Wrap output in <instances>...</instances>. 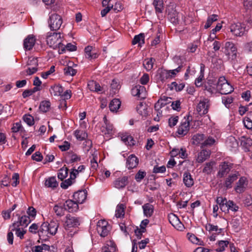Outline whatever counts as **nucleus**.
<instances>
[{
  "label": "nucleus",
  "instance_id": "f257e3e1",
  "mask_svg": "<svg viewBox=\"0 0 252 252\" xmlns=\"http://www.w3.org/2000/svg\"><path fill=\"white\" fill-rule=\"evenodd\" d=\"M63 36L60 32H49L46 35L47 44L54 49L59 48V54H62L65 51V47L63 46Z\"/></svg>",
  "mask_w": 252,
  "mask_h": 252
},
{
  "label": "nucleus",
  "instance_id": "f03ea898",
  "mask_svg": "<svg viewBox=\"0 0 252 252\" xmlns=\"http://www.w3.org/2000/svg\"><path fill=\"white\" fill-rule=\"evenodd\" d=\"M217 90L221 94H226L231 93L233 91L232 86L229 84L225 78L220 77L217 82Z\"/></svg>",
  "mask_w": 252,
  "mask_h": 252
},
{
  "label": "nucleus",
  "instance_id": "7ed1b4c3",
  "mask_svg": "<svg viewBox=\"0 0 252 252\" xmlns=\"http://www.w3.org/2000/svg\"><path fill=\"white\" fill-rule=\"evenodd\" d=\"M48 23L51 30L57 31L60 28L62 25L63 19L60 15L56 13H52L49 17Z\"/></svg>",
  "mask_w": 252,
  "mask_h": 252
},
{
  "label": "nucleus",
  "instance_id": "20e7f679",
  "mask_svg": "<svg viewBox=\"0 0 252 252\" xmlns=\"http://www.w3.org/2000/svg\"><path fill=\"white\" fill-rule=\"evenodd\" d=\"M224 53L229 59L235 60L237 57V49L235 44L230 41L226 42L224 45Z\"/></svg>",
  "mask_w": 252,
  "mask_h": 252
},
{
  "label": "nucleus",
  "instance_id": "39448f33",
  "mask_svg": "<svg viewBox=\"0 0 252 252\" xmlns=\"http://www.w3.org/2000/svg\"><path fill=\"white\" fill-rule=\"evenodd\" d=\"M96 230L101 237H105L109 233L110 225L105 220H99L97 223Z\"/></svg>",
  "mask_w": 252,
  "mask_h": 252
},
{
  "label": "nucleus",
  "instance_id": "423d86ee",
  "mask_svg": "<svg viewBox=\"0 0 252 252\" xmlns=\"http://www.w3.org/2000/svg\"><path fill=\"white\" fill-rule=\"evenodd\" d=\"M230 29L231 32L236 36H241L246 32L245 24L241 23L232 24Z\"/></svg>",
  "mask_w": 252,
  "mask_h": 252
},
{
  "label": "nucleus",
  "instance_id": "0eeeda50",
  "mask_svg": "<svg viewBox=\"0 0 252 252\" xmlns=\"http://www.w3.org/2000/svg\"><path fill=\"white\" fill-rule=\"evenodd\" d=\"M233 164L228 162L224 161L221 163L219 166V170L217 174L218 178H222L226 175L232 168Z\"/></svg>",
  "mask_w": 252,
  "mask_h": 252
},
{
  "label": "nucleus",
  "instance_id": "6e6552de",
  "mask_svg": "<svg viewBox=\"0 0 252 252\" xmlns=\"http://www.w3.org/2000/svg\"><path fill=\"white\" fill-rule=\"evenodd\" d=\"M168 18L171 23L177 25L183 19V15L173 8H171V10L168 9Z\"/></svg>",
  "mask_w": 252,
  "mask_h": 252
},
{
  "label": "nucleus",
  "instance_id": "1a4fd4ad",
  "mask_svg": "<svg viewBox=\"0 0 252 252\" xmlns=\"http://www.w3.org/2000/svg\"><path fill=\"white\" fill-rule=\"evenodd\" d=\"M131 94L133 96H136L140 99H144L146 95V89L143 86L137 85L132 88Z\"/></svg>",
  "mask_w": 252,
  "mask_h": 252
},
{
  "label": "nucleus",
  "instance_id": "9d476101",
  "mask_svg": "<svg viewBox=\"0 0 252 252\" xmlns=\"http://www.w3.org/2000/svg\"><path fill=\"white\" fill-rule=\"evenodd\" d=\"M80 225L79 219L69 215L66 216V220L64 224V227L65 229H69L71 227H77Z\"/></svg>",
  "mask_w": 252,
  "mask_h": 252
},
{
  "label": "nucleus",
  "instance_id": "9b49d317",
  "mask_svg": "<svg viewBox=\"0 0 252 252\" xmlns=\"http://www.w3.org/2000/svg\"><path fill=\"white\" fill-rule=\"evenodd\" d=\"M16 216H18V220L13 223L12 226L19 227L20 226H23L26 227L31 221L29 216L24 215L20 217L18 214H16Z\"/></svg>",
  "mask_w": 252,
  "mask_h": 252
},
{
  "label": "nucleus",
  "instance_id": "f8f14e48",
  "mask_svg": "<svg viewBox=\"0 0 252 252\" xmlns=\"http://www.w3.org/2000/svg\"><path fill=\"white\" fill-rule=\"evenodd\" d=\"M208 103L209 100L207 99H204L199 102L196 108V110L199 115H205L208 113L209 108Z\"/></svg>",
  "mask_w": 252,
  "mask_h": 252
},
{
  "label": "nucleus",
  "instance_id": "ddd939ff",
  "mask_svg": "<svg viewBox=\"0 0 252 252\" xmlns=\"http://www.w3.org/2000/svg\"><path fill=\"white\" fill-rule=\"evenodd\" d=\"M35 40L33 35H29L24 40V48L26 50H31L34 45Z\"/></svg>",
  "mask_w": 252,
  "mask_h": 252
},
{
  "label": "nucleus",
  "instance_id": "4468645a",
  "mask_svg": "<svg viewBox=\"0 0 252 252\" xmlns=\"http://www.w3.org/2000/svg\"><path fill=\"white\" fill-rule=\"evenodd\" d=\"M205 88V90L212 94L217 90V82L214 79H208Z\"/></svg>",
  "mask_w": 252,
  "mask_h": 252
},
{
  "label": "nucleus",
  "instance_id": "2eb2a0df",
  "mask_svg": "<svg viewBox=\"0 0 252 252\" xmlns=\"http://www.w3.org/2000/svg\"><path fill=\"white\" fill-rule=\"evenodd\" d=\"M78 203L74 200H68L65 201L63 204V206L66 210L69 212H74L77 211L78 209Z\"/></svg>",
  "mask_w": 252,
  "mask_h": 252
},
{
  "label": "nucleus",
  "instance_id": "dca6fc26",
  "mask_svg": "<svg viewBox=\"0 0 252 252\" xmlns=\"http://www.w3.org/2000/svg\"><path fill=\"white\" fill-rule=\"evenodd\" d=\"M247 185V179L244 177H241L237 183L235 190L237 193H241L244 191Z\"/></svg>",
  "mask_w": 252,
  "mask_h": 252
},
{
  "label": "nucleus",
  "instance_id": "f3484780",
  "mask_svg": "<svg viewBox=\"0 0 252 252\" xmlns=\"http://www.w3.org/2000/svg\"><path fill=\"white\" fill-rule=\"evenodd\" d=\"M37 232L40 239H46V237H48V234H50V233L49 227H47V222L42 223Z\"/></svg>",
  "mask_w": 252,
  "mask_h": 252
},
{
  "label": "nucleus",
  "instance_id": "a211bd4d",
  "mask_svg": "<svg viewBox=\"0 0 252 252\" xmlns=\"http://www.w3.org/2000/svg\"><path fill=\"white\" fill-rule=\"evenodd\" d=\"M87 198V191L83 190H79L75 192L73 194L74 199L78 203H83Z\"/></svg>",
  "mask_w": 252,
  "mask_h": 252
},
{
  "label": "nucleus",
  "instance_id": "6ab92c4d",
  "mask_svg": "<svg viewBox=\"0 0 252 252\" xmlns=\"http://www.w3.org/2000/svg\"><path fill=\"white\" fill-rule=\"evenodd\" d=\"M138 158L135 156L131 155L127 158L126 166L128 169H132L138 165Z\"/></svg>",
  "mask_w": 252,
  "mask_h": 252
},
{
  "label": "nucleus",
  "instance_id": "aec40b11",
  "mask_svg": "<svg viewBox=\"0 0 252 252\" xmlns=\"http://www.w3.org/2000/svg\"><path fill=\"white\" fill-rule=\"evenodd\" d=\"M128 183L127 177L123 176L118 178L114 182V186L117 189H120L125 188Z\"/></svg>",
  "mask_w": 252,
  "mask_h": 252
},
{
  "label": "nucleus",
  "instance_id": "412c9836",
  "mask_svg": "<svg viewBox=\"0 0 252 252\" xmlns=\"http://www.w3.org/2000/svg\"><path fill=\"white\" fill-rule=\"evenodd\" d=\"M189 129V118L184 122H183L179 126L178 129V133L180 135H185Z\"/></svg>",
  "mask_w": 252,
  "mask_h": 252
},
{
  "label": "nucleus",
  "instance_id": "4be33fe9",
  "mask_svg": "<svg viewBox=\"0 0 252 252\" xmlns=\"http://www.w3.org/2000/svg\"><path fill=\"white\" fill-rule=\"evenodd\" d=\"M183 182L187 188H190L193 185L194 180L190 173L188 172L184 173Z\"/></svg>",
  "mask_w": 252,
  "mask_h": 252
},
{
  "label": "nucleus",
  "instance_id": "5701e85b",
  "mask_svg": "<svg viewBox=\"0 0 252 252\" xmlns=\"http://www.w3.org/2000/svg\"><path fill=\"white\" fill-rule=\"evenodd\" d=\"M86 58L89 59H95L98 57V54L93 50L92 46H88L85 48Z\"/></svg>",
  "mask_w": 252,
  "mask_h": 252
},
{
  "label": "nucleus",
  "instance_id": "b1692460",
  "mask_svg": "<svg viewBox=\"0 0 252 252\" xmlns=\"http://www.w3.org/2000/svg\"><path fill=\"white\" fill-rule=\"evenodd\" d=\"M238 176V173H235L230 175L225 180L224 184V187L227 189L231 188L232 184L237 179Z\"/></svg>",
  "mask_w": 252,
  "mask_h": 252
},
{
  "label": "nucleus",
  "instance_id": "393cba45",
  "mask_svg": "<svg viewBox=\"0 0 252 252\" xmlns=\"http://www.w3.org/2000/svg\"><path fill=\"white\" fill-rule=\"evenodd\" d=\"M59 223L57 220H51L49 223L47 222V227H49L50 234L54 235L56 234Z\"/></svg>",
  "mask_w": 252,
  "mask_h": 252
},
{
  "label": "nucleus",
  "instance_id": "a878e982",
  "mask_svg": "<svg viewBox=\"0 0 252 252\" xmlns=\"http://www.w3.org/2000/svg\"><path fill=\"white\" fill-rule=\"evenodd\" d=\"M239 141L240 145L246 150H248L252 145V140L246 136H241L239 138Z\"/></svg>",
  "mask_w": 252,
  "mask_h": 252
},
{
  "label": "nucleus",
  "instance_id": "bb28decb",
  "mask_svg": "<svg viewBox=\"0 0 252 252\" xmlns=\"http://www.w3.org/2000/svg\"><path fill=\"white\" fill-rule=\"evenodd\" d=\"M143 213L144 215L147 217H151L154 213V206L150 203H146L142 206Z\"/></svg>",
  "mask_w": 252,
  "mask_h": 252
},
{
  "label": "nucleus",
  "instance_id": "cd10ccee",
  "mask_svg": "<svg viewBox=\"0 0 252 252\" xmlns=\"http://www.w3.org/2000/svg\"><path fill=\"white\" fill-rule=\"evenodd\" d=\"M75 173H74V171H72L70 173V178L67 180H65L61 184V188L63 189H66L68 186L72 184V180H75Z\"/></svg>",
  "mask_w": 252,
  "mask_h": 252
},
{
  "label": "nucleus",
  "instance_id": "c85d7f7f",
  "mask_svg": "<svg viewBox=\"0 0 252 252\" xmlns=\"http://www.w3.org/2000/svg\"><path fill=\"white\" fill-rule=\"evenodd\" d=\"M210 151L206 150H202L198 154L197 158L198 162L202 163L210 157Z\"/></svg>",
  "mask_w": 252,
  "mask_h": 252
},
{
  "label": "nucleus",
  "instance_id": "c756f323",
  "mask_svg": "<svg viewBox=\"0 0 252 252\" xmlns=\"http://www.w3.org/2000/svg\"><path fill=\"white\" fill-rule=\"evenodd\" d=\"M103 252H116V246L112 241H108L106 245L102 248Z\"/></svg>",
  "mask_w": 252,
  "mask_h": 252
},
{
  "label": "nucleus",
  "instance_id": "7c9ffc66",
  "mask_svg": "<svg viewBox=\"0 0 252 252\" xmlns=\"http://www.w3.org/2000/svg\"><path fill=\"white\" fill-rule=\"evenodd\" d=\"M63 87L59 85H56L51 87L50 89V93L55 96H61L63 94Z\"/></svg>",
  "mask_w": 252,
  "mask_h": 252
},
{
  "label": "nucleus",
  "instance_id": "2f4dec72",
  "mask_svg": "<svg viewBox=\"0 0 252 252\" xmlns=\"http://www.w3.org/2000/svg\"><path fill=\"white\" fill-rule=\"evenodd\" d=\"M45 185L47 188L55 189L58 187V183L55 177H51L46 180Z\"/></svg>",
  "mask_w": 252,
  "mask_h": 252
},
{
  "label": "nucleus",
  "instance_id": "473e14b6",
  "mask_svg": "<svg viewBox=\"0 0 252 252\" xmlns=\"http://www.w3.org/2000/svg\"><path fill=\"white\" fill-rule=\"evenodd\" d=\"M121 104V102L119 99H113L111 100L109 105L110 110L112 112H116L120 108Z\"/></svg>",
  "mask_w": 252,
  "mask_h": 252
},
{
  "label": "nucleus",
  "instance_id": "72a5a7b5",
  "mask_svg": "<svg viewBox=\"0 0 252 252\" xmlns=\"http://www.w3.org/2000/svg\"><path fill=\"white\" fill-rule=\"evenodd\" d=\"M121 139L126 145L133 146L135 144V140L133 138L128 134H123L121 136Z\"/></svg>",
  "mask_w": 252,
  "mask_h": 252
},
{
  "label": "nucleus",
  "instance_id": "f704fd0d",
  "mask_svg": "<svg viewBox=\"0 0 252 252\" xmlns=\"http://www.w3.org/2000/svg\"><path fill=\"white\" fill-rule=\"evenodd\" d=\"M100 130L104 134H110L113 130V126L110 123L104 124L101 126Z\"/></svg>",
  "mask_w": 252,
  "mask_h": 252
},
{
  "label": "nucleus",
  "instance_id": "c9c22d12",
  "mask_svg": "<svg viewBox=\"0 0 252 252\" xmlns=\"http://www.w3.org/2000/svg\"><path fill=\"white\" fill-rule=\"evenodd\" d=\"M88 85L89 89L91 91L98 92L101 91V88L100 85L95 81H91L89 82Z\"/></svg>",
  "mask_w": 252,
  "mask_h": 252
},
{
  "label": "nucleus",
  "instance_id": "e433bc0d",
  "mask_svg": "<svg viewBox=\"0 0 252 252\" xmlns=\"http://www.w3.org/2000/svg\"><path fill=\"white\" fill-rule=\"evenodd\" d=\"M53 210L57 216L61 217L64 215L66 209L63 205L57 204L54 206Z\"/></svg>",
  "mask_w": 252,
  "mask_h": 252
},
{
  "label": "nucleus",
  "instance_id": "4c0bfd02",
  "mask_svg": "<svg viewBox=\"0 0 252 252\" xmlns=\"http://www.w3.org/2000/svg\"><path fill=\"white\" fill-rule=\"evenodd\" d=\"M74 135L76 139L80 141H83L88 137L87 133L82 130H76L74 131Z\"/></svg>",
  "mask_w": 252,
  "mask_h": 252
},
{
  "label": "nucleus",
  "instance_id": "58836bf2",
  "mask_svg": "<svg viewBox=\"0 0 252 252\" xmlns=\"http://www.w3.org/2000/svg\"><path fill=\"white\" fill-rule=\"evenodd\" d=\"M155 61V60L152 58L147 59L144 60L143 65L147 71H150L153 68Z\"/></svg>",
  "mask_w": 252,
  "mask_h": 252
},
{
  "label": "nucleus",
  "instance_id": "ea45409f",
  "mask_svg": "<svg viewBox=\"0 0 252 252\" xmlns=\"http://www.w3.org/2000/svg\"><path fill=\"white\" fill-rule=\"evenodd\" d=\"M228 241H219L217 243L218 248L215 250L217 252H221L225 250V248L229 245Z\"/></svg>",
  "mask_w": 252,
  "mask_h": 252
},
{
  "label": "nucleus",
  "instance_id": "a19ab883",
  "mask_svg": "<svg viewBox=\"0 0 252 252\" xmlns=\"http://www.w3.org/2000/svg\"><path fill=\"white\" fill-rule=\"evenodd\" d=\"M163 3L162 0H154L153 5L157 13H161L163 9Z\"/></svg>",
  "mask_w": 252,
  "mask_h": 252
},
{
  "label": "nucleus",
  "instance_id": "79ce46f5",
  "mask_svg": "<svg viewBox=\"0 0 252 252\" xmlns=\"http://www.w3.org/2000/svg\"><path fill=\"white\" fill-rule=\"evenodd\" d=\"M205 136L203 134H196L194 135L192 138V143L194 145H198L200 143H202Z\"/></svg>",
  "mask_w": 252,
  "mask_h": 252
},
{
  "label": "nucleus",
  "instance_id": "37998d69",
  "mask_svg": "<svg viewBox=\"0 0 252 252\" xmlns=\"http://www.w3.org/2000/svg\"><path fill=\"white\" fill-rule=\"evenodd\" d=\"M68 168L66 167L63 166L58 171V177L61 181L65 179L68 175Z\"/></svg>",
  "mask_w": 252,
  "mask_h": 252
},
{
  "label": "nucleus",
  "instance_id": "c03bdc74",
  "mask_svg": "<svg viewBox=\"0 0 252 252\" xmlns=\"http://www.w3.org/2000/svg\"><path fill=\"white\" fill-rule=\"evenodd\" d=\"M50 108V102L47 100L42 101L39 105V109L41 111L45 113L48 111Z\"/></svg>",
  "mask_w": 252,
  "mask_h": 252
},
{
  "label": "nucleus",
  "instance_id": "a18cd8bd",
  "mask_svg": "<svg viewBox=\"0 0 252 252\" xmlns=\"http://www.w3.org/2000/svg\"><path fill=\"white\" fill-rule=\"evenodd\" d=\"M125 206L123 204L118 205L117 207L115 216L117 218H121L125 215Z\"/></svg>",
  "mask_w": 252,
  "mask_h": 252
},
{
  "label": "nucleus",
  "instance_id": "49530a36",
  "mask_svg": "<svg viewBox=\"0 0 252 252\" xmlns=\"http://www.w3.org/2000/svg\"><path fill=\"white\" fill-rule=\"evenodd\" d=\"M132 43L135 45L137 43L139 44L144 43V33H140L138 35H136L134 36L132 40Z\"/></svg>",
  "mask_w": 252,
  "mask_h": 252
},
{
  "label": "nucleus",
  "instance_id": "de8ad7c7",
  "mask_svg": "<svg viewBox=\"0 0 252 252\" xmlns=\"http://www.w3.org/2000/svg\"><path fill=\"white\" fill-rule=\"evenodd\" d=\"M11 231H15V234L17 237H19L20 239H22L24 237V234L26 233V231L24 230L23 228H20L19 227L12 226Z\"/></svg>",
  "mask_w": 252,
  "mask_h": 252
},
{
  "label": "nucleus",
  "instance_id": "09e8293b",
  "mask_svg": "<svg viewBox=\"0 0 252 252\" xmlns=\"http://www.w3.org/2000/svg\"><path fill=\"white\" fill-rule=\"evenodd\" d=\"M218 20V15L213 14L208 18L207 22L204 26V28L207 29L209 28L212 25L213 22L216 21Z\"/></svg>",
  "mask_w": 252,
  "mask_h": 252
},
{
  "label": "nucleus",
  "instance_id": "8fccbe9b",
  "mask_svg": "<svg viewBox=\"0 0 252 252\" xmlns=\"http://www.w3.org/2000/svg\"><path fill=\"white\" fill-rule=\"evenodd\" d=\"M215 164V162L214 161H211L209 162L206 163L205 166L203 169V172L207 174H210L211 172L213 166Z\"/></svg>",
  "mask_w": 252,
  "mask_h": 252
},
{
  "label": "nucleus",
  "instance_id": "3c124183",
  "mask_svg": "<svg viewBox=\"0 0 252 252\" xmlns=\"http://www.w3.org/2000/svg\"><path fill=\"white\" fill-rule=\"evenodd\" d=\"M64 73L66 76H74L77 73L76 69L73 68L71 66L65 67L64 69Z\"/></svg>",
  "mask_w": 252,
  "mask_h": 252
},
{
  "label": "nucleus",
  "instance_id": "603ef678",
  "mask_svg": "<svg viewBox=\"0 0 252 252\" xmlns=\"http://www.w3.org/2000/svg\"><path fill=\"white\" fill-rule=\"evenodd\" d=\"M185 87V85L183 83L178 84L176 82H173L170 84V89H175L176 91H181Z\"/></svg>",
  "mask_w": 252,
  "mask_h": 252
},
{
  "label": "nucleus",
  "instance_id": "864d4df0",
  "mask_svg": "<svg viewBox=\"0 0 252 252\" xmlns=\"http://www.w3.org/2000/svg\"><path fill=\"white\" fill-rule=\"evenodd\" d=\"M206 229L210 232L211 231H219L218 233H220L222 230V228H218L217 225H215L211 223H208L205 226Z\"/></svg>",
  "mask_w": 252,
  "mask_h": 252
},
{
  "label": "nucleus",
  "instance_id": "5fc2aeb1",
  "mask_svg": "<svg viewBox=\"0 0 252 252\" xmlns=\"http://www.w3.org/2000/svg\"><path fill=\"white\" fill-rule=\"evenodd\" d=\"M227 146L232 148L235 149L238 147V143L234 137L231 136L227 141Z\"/></svg>",
  "mask_w": 252,
  "mask_h": 252
},
{
  "label": "nucleus",
  "instance_id": "6e6d98bb",
  "mask_svg": "<svg viewBox=\"0 0 252 252\" xmlns=\"http://www.w3.org/2000/svg\"><path fill=\"white\" fill-rule=\"evenodd\" d=\"M23 120L29 126H32L34 124L33 117L30 114H26L23 117Z\"/></svg>",
  "mask_w": 252,
  "mask_h": 252
},
{
  "label": "nucleus",
  "instance_id": "4d7b16f0",
  "mask_svg": "<svg viewBox=\"0 0 252 252\" xmlns=\"http://www.w3.org/2000/svg\"><path fill=\"white\" fill-rule=\"evenodd\" d=\"M162 100H160L159 99L158 101L155 104V109L156 110L159 114V115H162V112L160 111V109L165 105V103L161 102Z\"/></svg>",
  "mask_w": 252,
  "mask_h": 252
},
{
  "label": "nucleus",
  "instance_id": "13d9d810",
  "mask_svg": "<svg viewBox=\"0 0 252 252\" xmlns=\"http://www.w3.org/2000/svg\"><path fill=\"white\" fill-rule=\"evenodd\" d=\"M120 88V85L118 82L116 80L113 79L111 84V88L112 91V93H116V92Z\"/></svg>",
  "mask_w": 252,
  "mask_h": 252
},
{
  "label": "nucleus",
  "instance_id": "bf43d9fd",
  "mask_svg": "<svg viewBox=\"0 0 252 252\" xmlns=\"http://www.w3.org/2000/svg\"><path fill=\"white\" fill-rule=\"evenodd\" d=\"M146 175V172L139 170L135 176V179L137 182H139L145 177Z\"/></svg>",
  "mask_w": 252,
  "mask_h": 252
},
{
  "label": "nucleus",
  "instance_id": "052dcab7",
  "mask_svg": "<svg viewBox=\"0 0 252 252\" xmlns=\"http://www.w3.org/2000/svg\"><path fill=\"white\" fill-rule=\"evenodd\" d=\"M187 237L189 240L192 243L197 244L199 242V239L193 234L188 233Z\"/></svg>",
  "mask_w": 252,
  "mask_h": 252
},
{
  "label": "nucleus",
  "instance_id": "680f3d73",
  "mask_svg": "<svg viewBox=\"0 0 252 252\" xmlns=\"http://www.w3.org/2000/svg\"><path fill=\"white\" fill-rule=\"evenodd\" d=\"M227 206H228V210H230L234 212L237 211L239 209V207L236 205L232 201L230 200L228 201Z\"/></svg>",
  "mask_w": 252,
  "mask_h": 252
},
{
  "label": "nucleus",
  "instance_id": "e2e57ef3",
  "mask_svg": "<svg viewBox=\"0 0 252 252\" xmlns=\"http://www.w3.org/2000/svg\"><path fill=\"white\" fill-rule=\"evenodd\" d=\"M179 220V218L174 214H172L169 216V221L173 226L177 224V222H178Z\"/></svg>",
  "mask_w": 252,
  "mask_h": 252
},
{
  "label": "nucleus",
  "instance_id": "0e129e2a",
  "mask_svg": "<svg viewBox=\"0 0 252 252\" xmlns=\"http://www.w3.org/2000/svg\"><path fill=\"white\" fill-rule=\"evenodd\" d=\"M32 158L36 161H41L43 159V156L40 152H36L32 155Z\"/></svg>",
  "mask_w": 252,
  "mask_h": 252
},
{
  "label": "nucleus",
  "instance_id": "69168bd1",
  "mask_svg": "<svg viewBox=\"0 0 252 252\" xmlns=\"http://www.w3.org/2000/svg\"><path fill=\"white\" fill-rule=\"evenodd\" d=\"M233 102V98L229 96H223L222 97V102L226 107Z\"/></svg>",
  "mask_w": 252,
  "mask_h": 252
},
{
  "label": "nucleus",
  "instance_id": "338daca9",
  "mask_svg": "<svg viewBox=\"0 0 252 252\" xmlns=\"http://www.w3.org/2000/svg\"><path fill=\"white\" fill-rule=\"evenodd\" d=\"M178 121V117H171L168 120V125L170 127H172L175 126Z\"/></svg>",
  "mask_w": 252,
  "mask_h": 252
},
{
  "label": "nucleus",
  "instance_id": "774afa93",
  "mask_svg": "<svg viewBox=\"0 0 252 252\" xmlns=\"http://www.w3.org/2000/svg\"><path fill=\"white\" fill-rule=\"evenodd\" d=\"M243 123L245 126L249 129H252V121L251 120L247 119V117H245L243 120Z\"/></svg>",
  "mask_w": 252,
  "mask_h": 252
}]
</instances>
